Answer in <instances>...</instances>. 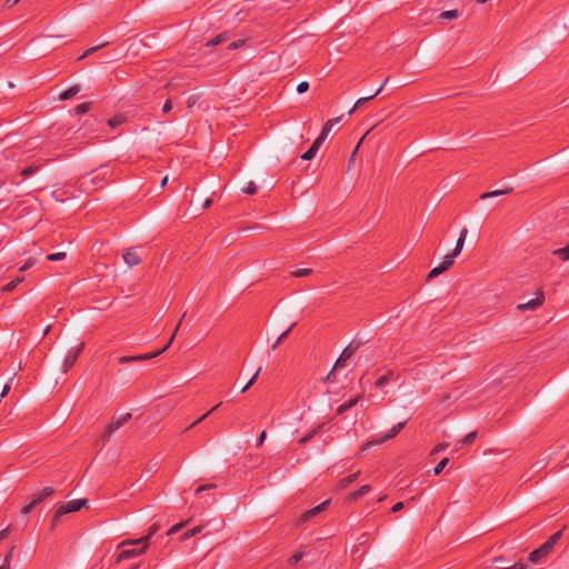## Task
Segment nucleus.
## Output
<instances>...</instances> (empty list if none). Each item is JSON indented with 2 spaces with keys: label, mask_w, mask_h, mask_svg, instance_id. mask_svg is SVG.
<instances>
[{
  "label": "nucleus",
  "mask_w": 569,
  "mask_h": 569,
  "mask_svg": "<svg viewBox=\"0 0 569 569\" xmlns=\"http://www.w3.org/2000/svg\"><path fill=\"white\" fill-rule=\"evenodd\" d=\"M184 317H186V312L182 315L181 319L179 320L178 325L174 328L173 333L171 335L169 341L167 342V345L163 348L152 351V352L137 355V356H122L119 358V362L122 365H126V363H131V362H137V361H144V360L153 359V358L160 356L161 353H163L171 346L172 341L174 340V337H176V335L181 326L182 319Z\"/></svg>",
  "instance_id": "obj_1"
},
{
  "label": "nucleus",
  "mask_w": 569,
  "mask_h": 569,
  "mask_svg": "<svg viewBox=\"0 0 569 569\" xmlns=\"http://www.w3.org/2000/svg\"><path fill=\"white\" fill-rule=\"evenodd\" d=\"M87 503H88V499H84V498L73 499V500H69L67 502L61 503L57 508L56 513H54L53 518L51 519L50 529L53 530L57 527V525L62 516L70 513V512L79 511L81 508L86 507Z\"/></svg>",
  "instance_id": "obj_2"
},
{
  "label": "nucleus",
  "mask_w": 569,
  "mask_h": 569,
  "mask_svg": "<svg viewBox=\"0 0 569 569\" xmlns=\"http://www.w3.org/2000/svg\"><path fill=\"white\" fill-rule=\"evenodd\" d=\"M561 537H562V530H558L557 532L551 535L548 538V540L546 542H543L539 548H537L536 550L531 551L529 553V558L528 559L531 562H535V563L539 562L541 559L547 557L552 551V549L559 542Z\"/></svg>",
  "instance_id": "obj_3"
},
{
  "label": "nucleus",
  "mask_w": 569,
  "mask_h": 569,
  "mask_svg": "<svg viewBox=\"0 0 569 569\" xmlns=\"http://www.w3.org/2000/svg\"><path fill=\"white\" fill-rule=\"evenodd\" d=\"M131 417L132 415L130 412H127L118 418H113L112 421L106 428L104 432L102 433L103 440L107 441L111 433H113L116 430L124 426L131 419Z\"/></svg>",
  "instance_id": "obj_4"
},
{
  "label": "nucleus",
  "mask_w": 569,
  "mask_h": 569,
  "mask_svg": "<svg viewBox=\"0 0 569 569\" xmlns=\"http://www.w3.org/2000/svg\"><path fill=\"white\" fill-rule=\"evenodd\" d=\"M363 345L362 341L352 340L341 352L340 357L335 363V368L343 367L346 360L352 357V355Z\"/></svg>",
  "instance_id": "obj_5"
},
{
  "label": "nucleus",
  "mask_w": 569,
  "mask_h": 569,
  "mask_svg": "<svg viewBox=\"0 0 569 569\" xmlns=\"http://www.w3.org/2000/svg\"><path fill=\"white\" fill-rule=\"evenodd\" d=\"M83 347H84V345H83V342H81L77 347H73L67 351L64 360H63V365H62L64 372H67L74 366L80 353L82 352Z\"/></svg>",
  "instance_id": "obj_6"
},
{
  "label": "nucleus",
  "mask_w": 569,
  "mask_h": 569,
  "mask_svg": "<svg viewBox=\"0 0 569 569\" xmlns=\"http://www.w3.org/2000/svg\"><path fill=\"white\" fill-rule=\"evenodd\" d=\"M52 493H53V489L51 487L43 488L38 495H36L33 497V499L28 505H26L21 509V513L22 515H28L29 512H31V510L34 507H37L40 502H42L46 498H48Z\"/></svg>",
  "instance_id": "obj_7"
},
{
  "label": "nucleus",
  "mask_w": 569,
  "mask_h": 569,
  "mask_svg": "<svg viewBox=\"0 0 569 569\" xmlns=\"http://www.w3.org/2000/svg\"><path fill=\"white\" fill-rule=\"evenodd\" d=\"M159 530V525L158 523H153L150 528H149V532L139 538V539H128V540H124L122 541L120 545H119V548L121 547H124V546H138V545H141V543H146L148 546V542L149 540L151 539L152 536H154L157 533V531Z\"/></svg>",
  "instance_id": "obj_8"
},
{
  "label": "nucleus",
  "mask_w": 569,
  "mask_h": 569,
  "mask_svg": "<svg viewBox=\"0 0 569 569\" xmlns=\"http://www.w3.org/2000/svg\"><path fill=\"white\" fill-rule=\"evenodd\" d=\"M456 257L457 256H453L452 252L450 254H447L438 267L431 269V271L428 274V279H433L441 274L442 272L447 271L453 264Z\"/></svg>",
  "instance_id": "obj_9"
},
{
  "label": "nucleus",
  "mask_w": 569,
  "mask_h": 569,
  "mask_svg": "<svg viewBox=\"0 0 569 569\" xmlns=\"http://www.w3.org/2000/svg\"><path fill=\"white\" fill-rule=\"evenodd\" d=\"M330 505V499L321 502L320 505L305 511L298 522L299 523H303V522H307L309 520H311L313 517H316L317 515H319L320 512L325 511L327 509V507Z\"/></svg>",
  "instance_id": "obj_10"
},
{
  "label": "nucleus",
  "mask_w": 569,
  "mask_h": 569,
  "mask_svg": "<svg viewBox=\"0 0 569 569\" xmlns=\"http://www.w3.org/2000/svg\"><path fill=\"white\" fill-rule=\"evenodd\" d=\"M545 301V295L541 290L537 291L536 293V298L525 302V303H520L518 305V309L520 311H527V310H537L538 308H540L542 306Z\"/></svg>",
  "instance_id": "obj_11"
},
{
  "label": "nucleus",
  "mask_w": 569,
  "mask_h": 569,
  "mask_svg": "<svg viewBox=\"0 0 569 569\" xmlns=\"http://www.w3.org/2000/svg\"><path fill=\"white\" fill-rule=\"evenodd\" d=\"M141 545H142L141 548L124 549V550L120 551V553L118 555V558H117V562H121L126 559H130V558L142 555L146 551L148 546L146 543H141Z\"/></svg>",
  "instance_id": "obj_12"
},
{
  "label": "nucleus",
  "mask_w": 569,
  "mask_h": 569,
  "mask_svg": "<svg viewBox=\"0 0 569 569\" xmlns=\"http://www.w3.org/2000/svg\"><path fill=\"white\" fill-rule=\"evenodd\" d=\"M123 260L130 268L136 267L141 262V258L139 257L136 248H129L123 253Z\"/></svg>",
  "instance_id": "obj_13"
},
{
  "label": "nucleus",
  "mask_w": 569,
  "mask_h": 569,
  "mask_svg": "<svg viewBox=\"0 0 569 569\" xmlns=\"http://www.w3.org/2000/svg\"><path fill=\"white\" fill-rule=\"evenodd\" d=\"M388 81H389V78H386V80L383 81V83L378 88V90H377L373 94H371V96H369V97H362V98L358 99V100H357V102L355 103V106L351 108V110H350L348 113H349V114H351V113L356 110V108H358V107H360V106L365 104V103H366V102H368L369 100H371V99H373L375 97H377V96L382 91L383 87L386 86V83H387Z\"/></svg>",
  "instance_id": "obj_14"
},
{
  "label": "nucleus",
  "mask_w": 569,
  "mask_h": 569,
  "mask_svg": "<svg viewBox=\"0 0 569 569\" xmlns=\"http://www.w3.org/2000/svg\"><path fill=\"white\" fill-rule=\"evenodd\" d=\"M326 426H327V423L318 425L312 430H310L307 435H305L302 438H300L299 443L302 446L307 445L311 439H313L318 433H320L326 428Z\"/></svg>",
  "instance_id": "obj_15"
},
{
  "label": "nucleus",
  "mask_w": 569,
  "mask_h": 569,
  "mask_svg": "<svg viewBox=\"0 0 569 569\" xmlns=\"http://www.w3.org/2000/svg\"><path fill=\"white\" fill-rule=\"evenodd\" d=\"M467 234H468L467 228H462L461 231H460L459 238L457 240L456 247L452 250L453 256H459L460 254V252H461V250L463 248V243H465Z\"/></svg>",
  "instance_id": "obj_16"
},
{
  "label": "nucleus",
  "mask_w": 569,
  "mask_h": 569,
  "mask_svg": "<svg viewBox=\"0 0 569 569\" xmlns=\"http://www.w3.org/2000/svg\"><path fill=\"white\" fill-rule=\"evenodd\" d=\"M79 91H80V86L74 84V86L70 87L69 89L64 90L63 92H61L59 94V100L60 101L69 100L72 97H74Z\"/></svg>",
  "instance_id": "obj_17"
},
{
  "label": "nucleus",
  "mask_w": 569,
  "mask_h": 569,
  "mask_svg": "<svg viewBox=\"0 0 569 569\" xmlns=\"http://www.w3.org/2000/svg\"><path fill=\"white\" fill-rule=\"evenodd\" d=\"M321 147L320 141L315 140L311 147L301 156L303 160H311L316 157L319 148Z\"/></svg>",
  "instance_id": "obj_18"
},
{
  "label": "nucleus",
  "mask_w": 569,
  "mask_h": 569,
  "mask_svg": "<svg viewBox=\"0 0 569 569\" xmlns=\"http://www.w3.org/2000/svg\"><path fill=\"white\" fill-rule=\"evenodd\" d=\"M41 168H42L41 163L40 164H31V166H28V167L23 168L20 171L22 180H26L29 177H31L32 174L37 173Z\"/></svg>",
  "instance_id": "obj_19"
},
{
  "label": "nucleus",
  "mask_w": 569,
  "mask_h": 569,
  "mask_svg": "<svg viewBox=\"0 0 569 569\" xmlns=\"http://www.w3.org/2000/svg\"><path fill=\"white\" fill-rule=\"evenodd\" d=\"M512 192V188H506V189H501V190H493V191H489V192H485L480 196V199L481 200H485V199H488V198H495V197H499V196H503V194H509Z\"/></svg>",
  "instance_id": "obj_20"
},
{
  "label": "nucleus",
  "mask_w": 569,
  "mask_h": 569,
  "mask_svg": "<svg viewBox=\"0 0 569 569\" xmlns=\"http://www.w3.org/2000/svg\"><path fill=\"white\" fill-rule=\"evenodd\" d=\"M407 421L398 422L395 425L385 436L383 440L392 439L395 438L406 426Z\"/></svg>",
  "instance_id": "obj_21"
},
{
  "label": "nucleus",
  "mask_w": 569,
  "mask_h": 569,
  "mask_svg": "<svg viewBox=\"0 0 569 569\" xmlns=\"http://www.w3.org/2000/svg\"><path fill=\"white\" fill-rule=\"evenodd\" d=\"M371 490V487L369 485L361 486L358 490L351 492L348 497L350 501H355L359 499L360 497L365 496Z\"/></svg>",
  "instance_id": "obj_22"
},
{
  "label": "nucleus",
  "mask_w": 569,
  "mask_h": 569,
  "mask_svg": "<svg viewBox=\"0 0 569 569\" xmlns=\"http://www.w3.org/2000/svg\"><path fill=\"white\" fill-rule=\"evenodd\" d=\"M360 397H356V398H352L350 399L349 401L340 405L338 408H337V413L338 415H342L345 413L346 411L350 410L351 408H353L358 401H359Z\"/></svg>",
  "instance_id": "obj_23"
},
{
  "label": "nucleus",
  "mask_w": 569,
  "mask_h": 569,
  "mask_svg": "<svg viewBox=\"0 0 569 569\" xmlns=\"http://www.w3.org/2000/svg\"><path fill=\"white\" fill-rule=\"evenodd\" d=\"M127 121V117L122 113H118L108 120V126L112 129L121 126Z\"/></svg>",
  "instance_id": "obj_24"
},
{
  "label": "nucleus",
  "mask_w": 569,
  "mask_h": 569,
  "mask_svg": "<svg viewBox=\"0 0 569 569\" xmlns=\"http://www.w3.org/2000/svg\"><path fill=\"white\" fill-rule=\"evenodd\" d=\"M359 471L355 472V473H351L345 478H342L339 482H338V487L340 489H345L347 488L350 483H352L353 481L357 480L358 476H359Z\"/></svg>",
  "instance_id": "obj_25"
},
{
  "label": "nucleus",
  "mask_w": 569,
  "mask_h": 569,
  "mask_svg": "<svg viewBox=\"0 0 569 569\" xmlns=\"http://www.w3.org/2000/svg\"><path fill=\"white\" fill-rule=\"evenodd\" d=\"M229 39L228 34L227 33H220L218 36H216L213 39L209 40L206 46L207 47H213V46H218L224 41H227Z\"/></svg>",
  "instance_id": "obj_26"
},
{
  "label": "nucleus",
  "mask_w": 569,
  "mask_h": 569,
  "mask_svg": "<svg viewBox=\"0 0 569 569\" xmlns=\"http://www.w3.org/2000/svg\"><path fill=\"white\" fill-rule=\"evenodd\" d=\"M553 254L557 256L562 261H568L569 260V243L563 248L556 249L553 251Z\"/></svg>",
  "instance_id": "obj_27"
},
{
  "label": "nucleus",
  "mask_w": 569,
  "mask_h": 569,
  "mask_svg": "<svg viewBox=\"0 0 569 569\" xmlns=\"http://www.w3.org/2000/svg\"><path fill=\"white\" fill-rule=\"evenodd\" d=\"M332 128V123L326 122L325 126L322 127L321 133L316 140L320 141V143L322 144Z\"/></svg>",
  "instance_id": "obj_28"
},
{
  "label": "nucleus",
  "mask_w": 569,
  "mask_h": 569,
  "mask_svg": "<svg viewBox=\"0 0 569 569\" xmlns=\"http://www.w3.org/2000/svg\"><path fill=\"white\" fill-rule=\"evenodd\" d=\"M296 326V323L293 322L289 329H287L286 331H283L279 337L278 339L271 345V349L272 350H276L278 348V346L288 337V335L290 333V331L292 330V328Z\"/></svg>",
  "instance_id": "obj_29"
},
{
  "label": "nucleus",
  "mask_w": 569,
  "mask_h": 569,
  "mask_svg": "<svg viewBox=\"0 0 569 569\" xmlns=\"http://www.w3.org/2000/svg\"><path fill=\"white\" fill-rule=\"evenodd\" d=\"M459 16H460L459 10L453 9V10H447V11L441 12L439 18L443 19V20H452V19H457Z\"/></svg>",
  "instance_id": "obj_30"
},
{
  "label": "nucleus",
  "mask_w": 569,
  "mask_h": 569,
  "mask_svg": "<svg viewBox=\"0 0 569 569\" xmlns=\"http://www.w3.org/2000/svg\"><path fill=\"white\" fill-rule=\"evenodd\" d=\"M392 377H393V372L392 371H389L388 373L381 376L377 381H376V386L378 388H381L383 387L385 385H387L389 381L392 380Z\"/></svg>",
  "instance_id": "obj_31"
},
{
  "label": "nucleus",
  "mask_w": 569,
  "mask_h": 569,
  "mask_svg": "<svg viewBox=\"0 0 569 569\" xmlns=\"http://www.w3.org/2000/svg\"><path fill=\"white\" fill-rule=\"evenodd\" d=\"M221 406V402L218 403L217 406H214L213 408H211L208 412H206L204 415H202L200 418H198L194 422H192L186 430H189L191 428H193L194 426H197L198 423H200L201 421H203L209 415H211L216 409H218L219 407Z\"/></svg>",
  "instance_id": "obj_32"
},
{
  "label": "nucleus",
  "mask_w": 569,
  "mask_h": 569,
  "mask_svg": "<svg viewBox=\"0 0 569 569\" xmlns=\"http://www.w3.org/2000/svg\"><path fill=\"white\" fill-rule=\"evenodd\" d=\"M23 281V277H17L16 279L8 282L4 287V291H12L17 288L18 284H20Z\"/></svg>",
  "instance_id": "obj_33"
},
{
  "label": "nucleus",
  "mask_w": 569,
  "mask_h": 569,
  "mask_svg": "<svg viewBox=\"0 0 569 569\" xmlns=\"http://www.w3.org/2000/svg\"><path fill=\"white\" fill-rule=\"evenodd\" d=\"M311 273H312V269H310V268H302V269H297V270L292 271L291 276L296 277V278H302V277H308Z\"/></svg>",
  "instance_id": "obj_34"
},
{
  "label": "nucleus",
  "mask_w": 569,
  "mask_h": 569,
  "mask_svg": "<svg viewBox=\"0 0 569 569\" xmlns=\"http://www.w3.org/2000/svg\"><path fill=\"white\" fill-rule=\"evenodd\" d=\"M92 103L91 102H83L76 107V113L77 114H84L91 109Z\"/></svg>",
  "instance_id": "obj_35"
},
{
  "label": "nucleus",
  "mask_w": 569,
  "mask_h": 569,
  "mask_svg": "<svg viewBox=\"0 0 569 569\" xmlns=\"http://www.w3.org/2000/svg\"><path fill=\"white\" fill-rule=\"evenodd\" d=\"M478 436V432L477 431H471L469 432L467 436L463 437V439L461 440V445L462 446H468V445H471L476 438Z\"/></svg>",
  "instance_id": "obj_36"
},
{
  "label": "nucleus",
  "mask_w": 569,
  "mask_h": 569,
  "mask_svg": "<svg viewBox=\"0 0 569 569\" xmlns=\"http://www.w3.org/2000/svg\"><path fill=\"white\" fill-rule=\"evenodd\" d=\"M303 551L298 550L289 558L288 561L290 565H297L303 558Z\"/></svg>",
  "instance_id": "obj_37"
},
{
  "label": "nucleus",
  "mask_w": 569,
  "mask_h": 569,
  "mask_svg": "<svg viewBox=\"0 0 569 569\" xmlns=\"http://www.w3.org/2000/svg\"><path fill=\"white\" fill-rule=\"evenodd\" d=\"M202 527L198 526V527H194L190 530H188L187 532L183 533V536L181 537L182 540H187L193 536H196L197 533H199L201 531Z\"/></svg>",
  "instance_id": "obj_38"
},
{
  "label": "nucleus",
  "mask_w": 569,
  "mask_h": 569,
  "mask_svg": "<svg viewBox=\"0 0 569 569\" xmlns=\"http://www.w3.org/2000/svg\"><path fill=\"white\" fill-rule=\"evenodd\" d=\"M260 371L261 368H259L252 376V378L249 381H247V385L241 389V392H246L250 389V387L256 382L257 378L259 377Z\"/></svg>",
  "instance_id": "obj_39"
},
{
  "label": "nucleus",
  "mask_w": 569,
  "mask_h": 569,
  "mask_svg": "<svg viewBox=\"0 0 569 569\" xmlns=\"http://www.w3.org/2000/svg\"><path fill=\"white\" fill-rule=\"evenodd\" d=\"M257 186L253 181L248 182L247 187L242 189V192L246 194H254L257 192Z\"/></svg>",
  "instance_id": "obj_40"
},
{
  "label": "nucleus",
  "mask_w": 569,
  "mask_h": 569,
  "mask_svg": "<svg viewBox=\"0 0 569 569\" xmlns=\"http://www.w3.org/2000/svg\"><path fill=\"white\" fill-rule=\"evenodd\" d=\"M67 257L66 252H56L48 254V260L50 261H61L64 260Z\"/></svg>",
  "instance_id": "obj_41"
},
{
  "label": "nucleus",
  "mask_w": 569,
  "mask_h": 569,
  "mask_svg": "<svg viewBox=\"0 0 569 569\" xmlns=\"http://www.w3.org/2000/svg\"><path fill=\"white\" fill-rule=\"evenodd\" d=\"M448 462H449V459H448V458H445V459L440 460V461L438 462V465L435 467V469H433V473H435L436 476H437V475H439V473L445 469V467L448 465Z\"/></svg>",
  "instance_id": "obj_42"
},
{
  "label": "nucleus",
  "mask_w": 569,
  "mask_h": 569,
  "mask_svg": "<svg viewBox=\"0 0 569 569\" xmlns=\"http://www.w3.org/2000/svg\"><path fill=\"white\" fill-rule=\"evenodd\" d=\"M216 488H217L216 483L202 485V486H199L197 488L196 495H200L202 491L210 490V489H216Z\"/></svg>",
  "instance_id": "obj_43"
},
{
  "label": "nucleus",
  "mask_w": 569,
  "mask_h": 569,
  "mask_svg": "<svg viewBox=\"0 0 569 569\" xmlns=\"http://www.w3.org/2000/svg\"><path fill=\"white\" fill-rule=\"evenodd\" d=\"M13 550H14V547H11L9 552L6 555V557L3 559V563L1 566H8V569H10V562H11V559H12Z\"/></svg>",
  "instance_id": "obj_44"
},
{
  "label": "nucleus",
  "mask_w": 569,
  "mask_h": 569,
  "mask_svg": "<svg viewBox=\"0 0 569 569\" xmlns=\"http://www.w3.org/2000/svg\"><path fill=\"white\" fill-rule=\"evenodd\" d=\"M308 89H309V82H307V81H302V82H300V83L298 84V87H297V91H298V93H300V94H302V93L307 92V91H308Z\"/></svg>",
  "instance_id": "obj_45"
},
{
  "label": "nucleus",
  "mask_w": 569,
  "mask_h": 569,
  "mask_svg": "<svg viewBox=\"0 0 569 569\" xmlns=\"http://www.w3.org/2000/svg\"><path fill=\"white\" fill-rule=\"evenodd\" d=\"M183 526H184V523H182V522H181V523H177V525L172 526V527L168 530L167 536H172V535L177 533V532H178V531H179Z\"/></svg>",
  "instance_id": "obj_46"
},
{
  "label": "nucleus",
  "mask_w": 569,
  "mask_h": 569,
  "mask_svg": "<svg viewBox=\"0 0 569 569\" xmlns=\"http://www.w3.org/2000/svg\"><path fill=\"white\" fill-rule=\"evenodd\" d=\"M244 44V41L243 40H237V41H232L228 44V49L230 50H234V49H238L240 47H242Z\"/></svg>",
  "instance_id": "obj_47"
},
{
  "label": "nucleus",
  "mask_w": 569,
  "mask_h": 569,
  "mask_svg": "<svg viewBox=\"0 0 569 569\" xmlns=\"http://www.w3.org/2000/svg\"><path fill=\"white\" fill-rule=\"evenodd\" d=\"M498 569H529V567L523 562H517L511 567L508 568H498Z\"/></svg>",
  "instance_id": "obj_48"
},
{
  "label": "nucleus",
  "mask_w": 569,
  "mask_h": 569,
  "mask_svg": "<svg viewBox=\"0 0 569 569\" xmlns=\"http://www.w3.org/2000/svg\"><path fill=\"white\" fill-rule=\"evenodd\" d=\"M172 110V102H171V99H167L166 102L163 103V107H162V111L164 113L169 112Z\"/></svg>",
  "instance_id": "obj_49"
},
{
  "label": "nucleus",
  "mask_w": 569,
  "mask_h": 569,
  "mask_svg": "<svg viewBox=\"0 0 569 569\" xmlns=\"http://www.w3.org/2000/svg\"><path fill=\"white\" fill-rule=\"evenodd\" d=\"M266 438H267V432L263 430L259 435V438L257 440V447H260L264 442Z\"/></svg>",
  "instance_id": "obj_50"
},
{
  "label": "nucleus",
  "mask_w": 569,
  "mask_h": 569,
  "mask_svg": "<svg viewBox=\"0 0 569 569\" xmlns=\"http://www.w3.org/2000/svg\"><path fill=\"white\" fill-rule=\"evenodd\" d=\"M34 264V259H29L21 268L20 271H26Z\"/></svg>",
  "instance_id": "obj_51"
},
{
  "label": "nucleus",
  "mask_w": 569,
  "mask_h": 569,
  "mask_svg": "<svg viewBox=\"0 0 569 569\" xmlns=\"http://www.w3.org/2000/svg\"><path fill=\"white\" fill-rule=\"evenodd\" d=\"M402 508H403V502H397V503H396V505H393V507L391 508V512H398V511H400Z\"/></svg>",
  "instance_id": "obj_52"
},
{
  "label": "nucleus",
  "mask_w": 569,
  "mask_h": 569,
  "mask_svg": "<svg viewBox=\"0 0 569 569\" xmlns=\"http://www.w3.org/2000/svg\"><path fill=\"white\" fill-rule=\"evenodd\" d=\"M9 535V527L0 531V541Z\"/></svg>",
  "instance_id": "obj_53"
},
{
  "label": "nucleus",
  "mask_w": 569,
  "mask_h": 569,
  "mask_svg": "<svg viewBox=\"0 0 569 569\" xmlns=\"http://www.w3.org/2000/svg\"><path fill=\"white\" fill-rule=\"evenodd\" d=\"M99 48H100V47H98V46H97V47H92V48L88 49V50L83 53V56H82V57H87V56L91 54L92 52L97 51Z\"/></svg>",
  "instance_id": "obj_54"
},
{
  "label": "nucleus",
  "mask_w": 569,
  "mask_h": 569,
  "mask_svg": "<svg viewBox=\"0 0 569 569\" xmlns=\"http://www.w3.org/2000/svg\"><path fill=\"white\" fill-rule=\"evenodd\" d=\"M343 116H340V117H337V118H332V119H329L327 122L329 123H332V127L335 124H337L341 119H342Z\"/></svg>",
  "instance_id": "obj_55"
},
{
  "label": "nucleus",
  "mask_w": 569,
  "mask_h": 569,
  "mask_svg": "<svg viewBox=\"0 0 569 569\" xmlns=\"http://www.w3.org/2000/svg\"><path fill=\"white\" fill-rule=\"evenodd\" d=\"M20 0H7V6L8 7H12L14 4H17Z\"/></svg>",
  "instance_id": "obj_56"
},
{
  "label": "nucleus",
  "mask_w": 569,
  "mask_h": 569,
  "mask_svg": "<svg viewBox=\"0 0 569 569\" xmlns=\"http://www.w3.org/2000/svg\"><path fill=\"white\" fill-rule=\"evenodd\" d=\"M9 390H10L9 385H6V386H4V388H3V390H2L1 396L3 397V396H4Z\"/></svg>",
  "instance_id": "obj_57"
},
{
  "label": "nucleus",
  "mask_w": 569,
  "mask_h": 569,
  "mask_svg": "<svg viewBox=\"0 0 569 569\" xmlns=\"http://www.w3.org/2000/svg\"><path fill=\"white\" fill-rule=\"evenodd\" d=\"M193 103H194V100H193V98H192V97H190V98L188 99V107H189V108H191V107L193 106Z\"/></svg>",
  "instance_id": "obj_58"
},
{
  "label": "nucleus",
  "mask_w": 569,
  "mask_h": 569,
  "mask_svg": "<svg viewBox=\"0 0 569 569\" xmlns=\"http://www.w3.org/2000/svg\"><path fill=\"white\" fill-rule=\"evenodd\" d=\"M211 202H212V201H211V199H207V200L204 201V203H203V207H204V208L210 207V206H211Z\"/></svg>",
  "instance_id": "obj_59"
},
{
  "label": "nucleus",
  "mask_w": 569,
  "mask_h": 569,
  "mask_svg": "<svg viewBox=\"0 0 569 569\" xmlns=\"http://www.w3.org/2000/svg\"><path fill=\"white\" fill-rule=\"evenodd\" d=\"M168 177H164L161 181V187H164L167 184Z\"/></svg>",
  "instance_id": "obj_60"
},
{
  "label": "nucleus",
  "mask_w": 569,
  "mask_h": 569,
  "mask_svg": "<svg viewBox=\"0 0 569 569\" xmlns=\"http://www.w3.org/2000/svg\"><path fill=\"white\" fill-rule=\"evenodd\" d=\"M358 148H359V144L353 149V152H352V154H351V159H352V158H353V156L357 153Z\"/></svg>",
  "instance_id": "obj_61"
},
{
  "label": "nucleus",
  "mask_w": 569,
  "mask_h": 569,
  "mask_svg": "<svg viewBox=\"0 0 569 569\" xmlns=\"http://www.w3.org/2000/svg\"><path fill=\"white\" fill-rule=\"evenodd\" d=\"M0 569H8V566H0Z\"/></svg>",
  "instance_id": "obj_62"
},
{
  "label": "nucleus",
  "mask_w": 569,
  "mask_h": 569,
  "mask_svg": "<svg viewBox=\"0 0 569 569\" xmlns=\"http://www.w3.org/2000/svg\"><path fill=\"white\" fill-rule=\"evenodd\" d=\"M130 569H138V565L132 566Z\"/></svg>",
  "instance_id": "obj_63"
},
{
  "label": "nucleus",
  "mask_w": 569,
  "mask_h": 569,
  "mask_svg": "<svg viewBox=\"0 0 569 569\" xmlns=\"http://www.w3.org/2000/svg\"><path fill=\"white\" fill-rule=\"evenodd\" d=\"M213 501H216V498H212L209 502L211 503V502H213Z\"/></svg>",
  "instance_id": "obj_64"
}]
</instances>
